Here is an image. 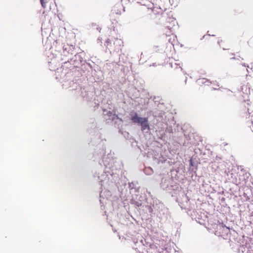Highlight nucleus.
<instances>
[{"label":"nucleus","mask_w":253,"mask_h":253,"mask_svg":"<svg viewBox=\"0 0 253 253\" xmlns=\"http://www.w3.org/2000/svg\"><path fill=\"white\" fill-rule=\"evenodd\" d=\"M106 162L105 160L104 163V166H105V170L104 171L103 173L101 174L100 175H99V173L97 175L95 173L94 175L95 177L97 176L101 188H102L103 187L104 189L108 188L110 186L115 184L119 178V174L117 173V171L114 172L113 169H111L110 165L108 164L107 166ZM111 195V193L109 190H105L104 192L103 190L100 191V203H103V200L105 198L108 199Z\"/></svg>","instance_id":"1"},{"label":"nucleus","mask_w":253,"mask_h":253,"mask_svg":"<svg viewBox=\"0 0 253 253\" xmlns=\"http://www.w3.org/2000/svg\"><path fill=\"white\" fill-rule=\"evenodd\" d=\"M146 208L148 210L149 212L151 215H156L159 217H163L165 214H167L168 211L163 204L160 202L159 200L155 198H147Z\"/></svg>","instance_id":"2"},{"label":"nucleus","mask_w":253,"mask_h":253,"mask_svg":"<svg viewBox=\"0 0 253 253\" xmlns=\"http://www.w3.org/2000/svg\"><path fill=\"white\" fill-rule=\"evenodd\" d=\"M70 87L72 90H77L79 88H80L81 95L86 101H90L94 96L93 91L87 90L85 87L81 86L76 82H74V81H72L70 83Z\"/></svg>","instance_id":"3"},{"label":"nucleus","mask_w":253,"mask_h":253,"mask_svg":"<svg viewBox=\"0 0 253 253\" xmlns=\"http://www.w3.org/2000/svg\"><path fill=\"white\" fill-rule=\"evenodd\" d=\"M84 61V60L81 53L75 52L73 56H72L71 57L68 58L67 61H64L63 64H64V66H66L68 63H70L71 65H72L74 67L79 68L81 64H83Z\"/></svg>","instance_id":"4"},{"label":"nucleus","mask_w":253,"mask_h":253,"mask_svg":"<svg viewBox=\"0 0 253 253\" xmlns=\"http://www.w3.org/2000/svg\"><path fill=\"white\" fill-rule=\"evenodd\" d=\"M129 116L130 120L132 123L137 124L140 127L148 121V118L140 117L136 112L134 111L130 112Z\"/></svg>","instance_id":"5"},{"label":"nucleus","mask_w":253,"mask_h":253,"mask_svg":"<svg viewBox=\"0 0 253 253\" xmlns=\"http://www.w3.org/2000/svg\"><path fill=\"white\" fill-rule=\"evenodd\" d=\"M106 43V47L108 49L118 52L121 49V46L123 45V42L121 39H115L113 42L114 48H112V41L110 39H107Z\"/></svg>","instance_id":"6"},{"label":"nucleus","mask_w":253,"mask_h":253,"mask_svg":"<svg viewBox=\"0 0 253 253\" xmlns=\"http://www.w3.org/2000/svg\"><path fill=\"white\" fill-rule=\"evenodd\" d=\"M75 52L74 47L73 45L69 44L64 45L63 46V52L62 53L63 57L62 60H65V61H67V58L71 57Z\"/></svg>","instance_id":"7"},{"label":"nucleus","mask_w":253,"mask_h":253,"mask_svg":"<svg viewBox=\"0 0 253 253\" xmlns=\"http://www.w3.org/2000/svg\"><path fill=\"white\" fill-rule=\"evenodd\" d=\"M117 117V115L115 113L110 111L106 110H103V119L105 123L107 124H111L113 123V121Z\"/></svg>","instance_id":"8"},{"label":"nucleus","mask_w":253,"mask_h":253,"mask_svg":"<svg viewBox=\"0 0 253 253\" xmlns=\"http://www.w3.org/2000/svg\"><path fill=\"white\" fill-rule=\"evenodd\" d=\"M171 178L169 176H166L162 178L161 183V187L163 190L168 191L173 190V186L170 185Z\"/></svg>","instance_id":"9"},{"label":"nucleus","mask_w":253,"mask_h":253,"mask_svg":"<svg viewBox=\"0 0 253 253\" xmlns=\"http://www.w3.org/2000/svg\"><path fill=\"white\" fill-rule=\"evenodd\" d=\"M153 160L155 164H159L165 163L167 160L163 157L161 154H159L156 151L153 152Z\"/></svg>","instance_id":"10"},{"label":"nucleus","mask_w":253,"mask_h":253,"mask_svg":"<svg viewBox=\"0 0 253 253\" xmlns=\"http://www.w3.org/2000/svg\"><path fill=\"white\" fill-rule=\"evenodd\" d=\"M141 130L144 133H148L149 134H152V132L154 131L153 128L151 127L148 121L146 123L141 126Z\"/></svg>","instance_id":"11"},{"label":"nucleus","mask_w":253,"mask_h":253,"mask_svg":"<svg viewBox=\"0 0 253 253\" xmlns=\"http://www.w3.org/2000/svg\"><path fill=\"white\" fill-rule=\"evenodd\" d=\"M114 126L117 128L119 130H122L124 121L117 115L116 118L113 121Z\"/></svg>","instance_id":"12"},{"label":"nucleus","mask_w":253,"mask_h":253,"mask_svg":"<svg viewBox=\"0 0 253 253\" xmlns=\"http://www.w3.org/2000/svg\"><path fill=\"white\" fill-rule=\"evenodd\" d=\"M80 66H81L82 70L88 71L89 72V70L92 69V66L90 65L89 63H86L85 60L83 62V64H81Z\"/></svg>","instance_id":"13"},{"label":"nucleus","mask_w":253,"mask_h":253,"mask_svg":"<svg viewBox=\"0 0 253 253\" xmlns=\"http://www.w3.org/2000/svg\"><path fill=\"white\" fill-rule=\"evenodd\" d=\"M156 132L158 139L165 140L166 138V134L163 130H156Z\"/></svg>","instance_id":"14"},{"label":"nucleus","mask_w":253,"mask_h":253,"mask_svg":"<svg viewBox=\"0 0 253 253\" xmlns=\"http://www.w3.org/2000/svg\"><path fill=\"white\" fill-rule=\"evenodd\" d=\"M134 204L138 208L142 207H145L146 208V204H148L146 199L145 201H142V200H138V201L135 202Z\"/></svg>","instance_id":"15"},{"label":"nucleus","mask_w":253,"mask_h":253,"mask_svg":"<svg viewBox=\"0 0 253 253\" xmlns=\"http://www.w3.org/2000/svg\"><path fill=\"white\" fill-rule=\"evenodd\" d=\"M250 174L249 173H246L243 174L241 177L240 178L239 180L241 182L244 184H246L248 182V178H249Z\"/></svg>","instance_id":"16"},{"label":"nucleus","mask_w":253,"mask_h":253,"mask_svg":"<svg viewBox=\"0 0 253 253\" xmlns=\"http://www.w3.org/2000/svg\"><path fill=\"white\" fill-rule=\"evenodd\" d=\"M197 82L199 84H205L209 85V84L208 83H211V81L206 78L199 79L197 80Z\"/></svg>","instance_id":"17"},{"label":"nucleus","mask_w":253,"mask_h":253,"mask_svg":"<svg viewBox=\"0 0 253 253\" xmlns=\"http://www.w3.org/2000/svg\"><path fill=\"white\" fill-rule=\"evenodd\" d=\"M198 161L195 159H193V158H191L189 160V166L190 167L197 168H198Z\"/></svg>","instance_id":"18"},{"label":"nucleus","mask_w":253,"mask_h":253,"mask_svg":"<svg viewBox=\"0 0 253 253\" xmlns=\"http://www.w3.org/2000/svg\"><path fill=\"white\" fill-rule=\"evenodd\" d=\"M144 172L148 175H151L153 173V170L150 167H146L144 169Z\"/></svg>","instance_id":"19"},{"label":"nucleus","mask_w":253,"mask_h":253,"mask_svg":"<svg viewBox=\"0 0 253 253\" xmlns=\"http://www.w3.org/2000/svg\"><path fill=\"white\" fill-rule=\"evenodd\" d=\"M119 132L120 133H121L122 135H123V136H124V137L126 139H129L130 135L128 132L126 131H123L122 130H119Z\"/></svg>","instance_id":"20"},{"label":"nucleus","mask_w":253,"mask_h":253,"mask_svg":"<svg viewBox=\"0 0 253 253\" xmlns=\"http://www.w3.org/2000/svg\"><path fill=\"white\" fill-rule=\"evenodd\" d=\"M167 23H171V22H173V23L172 24L173 26L174 25V23L175 22V20L173 18H170V17H168L167 19Z\"/></svg>","instance_id":"21"},{"label":"nucleus","mask_w":253,"mask_h":253,"mask_svg":"<svg viewBox=\"0 0 253 253\" xmlns=\"http://www.w3.org/2000/svg\"><path fill=\"white\" fill-rule=\"evenodd\" d=\"M197 169V168L189 167V171L190 173L196 174Z\"/></svg>","instance_id":"22"},{"label":"nucleus","mask_w":253,"mask_h":253,"mask_svg":"<svg viewBox=\"0 0 253 253\" xmlns=\"http://www.w3.org/2000/svg\"><path fill=\"white\" fill-rule=\"evenodd\" d=\"M147 199V198H146V197H145V195L144 194H143L142 195H140L139 197V198L138 199V200H142V201H145Z\"/></svg>","instance_id":"23"},{"label":"nucleus","mask_w":253,"mask_h":253,"mask_svg":"<svg viewBox=\"0 0 253 253\" xmlns=\"http://www.w3.org/2000/svg\"><path fill=\"white\" fill-rule=\"evenodd\" d=\"M41 3L42 4V7L43 8L45 7L46 6V0H40Z\"/></svg>","instance_id":"24"},{"label":"nucleus","mask_w":253,"mask_h":253,"mask_svg":"<svg viewBox=\"0 0 253 253\" xmlns=\"http://www.w3.org/2000/svg\"><path fill=\"white\" fill-rule=\"evenodd\" d=\"M166 28H168L169 30H170V33L172 32L171 29H172V26H171L170 25H166Z\"/></svg>","instance_id":"25"},{"label":"nucleus","mask_w":253,"mask_h":253,"mask_svg":"<svg viewBox=\"0 0 253 253\" xmlns=\"http://www.w3.org/2000/svg\"><path fill=\"white\" fill-rule=\"evenodd\" d=\"M211 84H213L214 85H216L217 86H219V84H218V83H216V81H213V82H211ZM209 84L210 83H208Z\"/></svg>","instance_id":"26"},{"label":"nucleus","mask_w":253,"mask_h":253,"mask_svg":"<svg viewBox=\"0 0 253 253\" xmlns=\"http://www.w3.org/2000/svg\"><path fill=\"white\" fill-rule=\"evenodd\" d=\"M242 65L244 67H247L248 68H249V66L247 65L246 63H243Z\"/></svg>","instance_id":"27"},{"label":"nucleus","mask_w":253,"mask_h":253,"mask_svg":"<svg viewBox=\"0 0 253 253\" xmlns=\"http://www.w3.org/2000/svg\"><path fill=\"white\" fill-rule=\"evenodd\" d=\"M230 59H231V60L232 59H233V60H238V59L237 58H236V57H233L231 58Z\"/></svg>","instance_id":"28"},{"label":"nucleus","mask_w":253,"mask_h":253,"mask_svg":"<svg viewBox=\"0 0 253 253\" xmlns=\"http://www.w3.org/2000/svg\"><path fill=\"white\" fill-rule=\"evenodd\" d=\"M222 42V40L218 41L217 42L218 44H220V42Z\"/></svg>","instance_id":"29"},{"label":"nucleus","mask_w":253,"mask_h":253,"mask_svg":"<svg viewBox=\"0 0 253 253\" xmlns=\"http://www.w3.org/2000/svg\"><path fill=\"white\" fill-rule=\"evenodd\" d=\"M234 182H237V179H236V180L235 181H233Z\"/></svg>","instance_id":"30"},{"label":"nucleus","mask_w":253,"mask_h":253,"mask_svg":"<svg viewBox=\"0 0 253 253\" xmlns=\"http://www.w3.org/2000/svg\"><path fill=\"white\" fill-rule=\"evenodd\" d=\"M153 66H155V63H153Z\"/></svg>","instance_id":"31"},{"label":"nucleus","mask_w":253,"mask_h":253,"mask_svg":"<svg viewBox=\"0 0 253 253\" xmlns=\"http://www.w3.org/2000/svg\"><path fill=\"white\" fill-rule=\"evenodd\" d=\"M226 230H227V231H229V229H228V228H226Z\"/></svg>","instance_id":"32"},{"label":"nucleus","mask_w":253,"mask_h":253,"mask_svg":"<svg viewBox=\"0 0 253 253\" xmlns=\"http://www.w3.org/2000/svg\"><path fill=\"white\" fill-rule=\"evenodd\" d=\"M213 89H214V90H216V89H216V88H213Z\"/></svg>","instance_id":"33"}]
</instances>
